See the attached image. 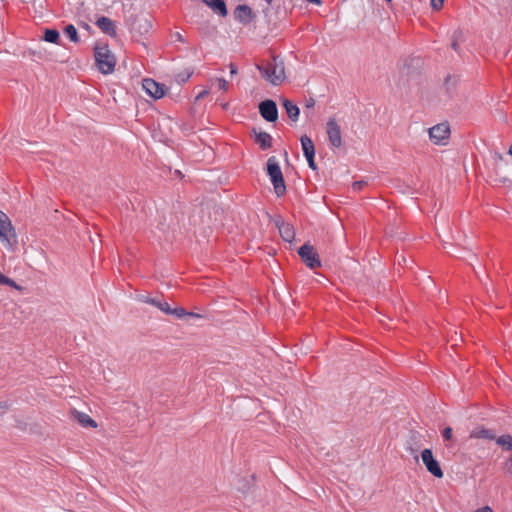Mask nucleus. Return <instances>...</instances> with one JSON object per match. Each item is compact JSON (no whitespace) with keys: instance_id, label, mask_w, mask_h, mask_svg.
<instances>
[{"instance_id":"nucleus-16","label":"nucleus","mask_w":512,"mask_h":512,"mask_svg":"<svg viewBox=\"0 0 512 512\" xmlns=\"http://www.w3.org/2000/svg\"><path fill=\"white\" fill-rule=\"evenodd\" d=\"M470 438L494 440L496 439V433L494 430L485 428L484 426H477L471 431Z\"/></svg>"},{"instance_id":"nucleus-20","label":"nucleus","mask_w":512,"mask_h":512,"mask_svg":"<svg viewBox=\"0 0 512 512\" xmlns=\"http://www.w3.org/2000/svg\"><path fill=\"white\" fill-rule=\"evenodd\" d=\"M300 142H301L302 151H303V154L305 157H307L309 155H315V146H314L312 139L309 136H307V135L301 136Z\"/></svg>"},{"instance_id":"nucleus-32","label":"nucleus","mask_w":512,"mask_h":512,"mask_svg":"<svg viewBox=\"0 0 512 512\" xmlns=\"http://www.w3.org/2000/svg\"><path fill=\"white\" fill-rule=\"evenodd\" d=\"M219 89L226 91L228 89V82L224 78H219L218 80Z\"/></svg>"},{"instance_id":"nucleus-11","label":"nucleus","mask_w":512,"mask_h":512,"mask_svg":"<svg viewBox=\"0 0 512 512\" xmlns=\"http://www.w3.org/2000/svg\"><path fill=\"white\" fill-rule=\"evenodd\" d=\"M251 133L254 135L255 143L259 145L261 150L265 151L272 147L273 138L269 133L258 131L256 128H252Z\"/></svg>"},{"instance_id":"nucleus-43","label":"nucleus","mask_w":512,"mask_h":512,"mask_svg":"<svg viewBox=\"0 0 512 512\" xmlns=\"http://www.w3.org/2000/svg\"><path fill=\"white\" fill-rule=\"evenodd\" d=\"M268 3H270L272 0H266Z\"/></svg>"},{"instance_id":"nucleus-24","label":"nucleus","mask_w":512,"mask_h":512,"mask_svg":"<svg viewBox=\"0 0 512 512\" xmlns=\"http://www.w3.org/2000/svg\"><path fill=\"white\" fill-rule=\"evenodd\" d=\"M63 32L72 42L77 43L79 41L77 29L73 24L66 25Z\"/></svg>"},{"instance_id":"nucleus-25","label":"nucleus","mask_w":512,"mask_h":512,"mask_svg":"<svg viewBox=\"0 0 512 512\" xmlns=\"http://www.w3.org/2000/svg\"><path fill=\"white\" fill-rule=\"evenodd\" d=\"M0 285H7L13 287L15 289H20L21 287L11 278L5 276L0 272Z\"/></svg>"},{"instance_id":"nucleus-10","label":"nucleus","mask_w":512,"mask_h":512,"mask_svg":"<svg viewBox=\"0 0 512 512\" xmlns=\"http://www.w3.org/2000/svg\"><path fill=\"white\" fill-rule=\"evenodd\" d=\"M142 87L144 91L154 99H160L165 95V86L151 78L144 79Z\"/></svg>"},{"instance_id":"nucleus-37","label":"nucleus","mask_w":512,"mask_h":512,"mask_svg":"<svg viewBox=\"0 0 512 512\" xmlns=\"http://www.w3.org/2000/svg\"><path fill=\"white\" fill-rule=\"evenodd\" d=\"M187 316L191 317V318H197V319L202 318V315L195 313V312H187Z\"/></svg>"},{"instance_id":"nucleus-39","label":"nucleus","mask_w":512,"mask_h":512,"mask_svg":"<svg viewBox=\"0 0 512 512\" xmlns=\"http://www.w3.org/2000/svg\"><path fill=\"white\" fill-rule=\"evenodd\" d=\"M309 3L315 4V5H321V0H307Z\"/></svg>"},{"instance_id":"nucleus-5","label":"nucleus","mask_w":512,"mask_h":512,"mask_svg":"<svg viewBox=\"0 0 512 512\" xmlns=\"http://www.w3.org/2000/svg\"><path fill=\"white\" fill-rule=\"evenodd\" d=\"M298 255L300 256L301 260L305 263V265L311 269H315L321 266V261L317 251L309 243L303 244L298 249Z\"/></svg>"},{"instance_id":"nucleus-8","label":"nucleus","mask_w":512,"mask_h":512,"mask_svg":"<svg viewBox=\"0 0 512 512\" xmlns=\"http://www.w3.org/2000/svg\"><path fill=\"white\" fill-rule=\"evenodd\" d=\"M429 137L436 145L445 144V140L449 138L450 127L447 122L439 123L431 127L429 130Z\"/></svg>"},{"instance_id":"nucleus-27","label":"nucleus","mask_w":512,"mask_h":512,"mask_svg":"<svg viewBox=\"0 0 512 512\" xmlns=\"http://www.w3.org/2000/svg\"><path fill=\"white\" fill-rule=\"evenodd\" d=\"M457 81H458L457 78L453 77L451 75H448L445 78V86L449 93H451L452 90L456 87Z\"/></svg>"},{"instance_id":"nucleus-7","label":"nucleus","mask_w":512,"mask_h":512,"mask_svg":"<svg viewBox=\"0 0 512 512\" xmlns=\"http://www.w3.org/2000/svg\"><path fill=\"white\" fill-rule=\"evenodd\" d=\"M326 133L332 148H340L342 146L341 128L334 118H330L327 121Z\"/></svg>"},{"instance_id":"nucleus-29","label":"nucleus","mask_w":512,"mask_h":512,"mask_svg":"<svg viewBox=\"0 0 512 512\" xmlns=\"http://www.w3.org/2000/svg\"><path fill=\"white\" fill-rule=\"evenodd\" d=\"M453 430L451 427H445L442 431V436L445 440L449 441L452 439Z\"/></svg>"},{"instance_id":"nucleus-40","label":"nucleus","mask_w":512,"mask_h":512,"mask_svg":"<svg viewBox=\"0 0 512 512\" xmlns=\"http://www.w3.org/2000/svg\"><path fill=\"white\" fill-rule=\"evenodd\" d=\"M7 408H8L7 402H0V409H7Z\"/></svg>"},{"instance_id":"nucleus-28","label":"nucleus","mask_w":512,"mask_h":512,"mask_svg":"<svg viewBox=\"0 0 512 512\" xmlns=\"http://www.w3.org/2000/svg\"><path fill=\"white\" fill-rule=\"evenodd\" d=\"M503 470L506 474L512 477V454L507 458L503 464Z\"/></svg>"},{"instance_id":"nucleus-18","label":"nucleus","mask_w":512,"mask_h":512,"mask_svg":"<svg viewBox=\"0 0 512 512\" xmlns=\"http://www.w3.org/2000/svg\"><path fill=\"white\" fill-rule=\"evenodd\" d=\"M138 300L140 302L150 304V305L157 307L159 310H161L165 314H166V312H169V304L166 301H162L159 298H154V297H150L147 295H140V296H138Z\"/></svg>"},{"instance_id":"nucleus-9","label":"nucleus","mask_w":512,"mask_h":512,"mask_svg":"<svg viewBox=\"0 0 512 512\" xmlns=\"http://www.w3.org/2000/svg\"><path fill=\"white\" fill-rule=\"evenodd\" d=\"M259 113L268 122H275L278 119V108L275 101L266 99L259 104Z\"/></svg>"},{"instance_id":"nucleus-4","label":"nucleus","mask_w":512,"mask_h":512,"mask_svg":"<svg viewBox=\"0 0 512 512\" xmlns=\"http://www.w3.org/2000/svg\"><path fill=\"white\" fill-rule=\"evenodd\" d=\"M0 241L9 247L17 242V235L8 216L0 211Z\"/></svg>"},{"instance_id":"nucleus-1","label":"nucleus","mask_w":512,"mask_h":512,"mask_svg":"<svg viewBox=\"0 0 512 512\" xmlns=\"http://www.w3.org/2000/svg\"><path fill=\"white\" fill-rule=\"evenodd\" d=\"M262 78L273 86L281 85L285 79V65L282 58L273 55L265 64H256Z\"/></svg>"},{"instance_id":"nucleus-15","label":"nucleus","mask_w":512,"mask_h":512,"mask_svg":"<svg viewBox=\"0 0 512 512\" xmlns=\"http://www.w3.org/2000/svg\"><path fill=\"white\" fill-rule=\"evenodd\" d=\"M282 239L286 242H292L295 238V231L292 225L285 223L282 219L275 221Z\"/></svg>"},{"instance_id":"nucleus-38","label":"nucleus","mask_w":512,"mask_h":512,"mask_svg":"<svg viewBox=\"0 0 512 512\" xmlns=\"http://www.w3.org/2000/svg\"><path fill=\"white\" fill-rule=\"evenodd\" d=\"M474 512H493V511H492V509L489 506H485V507L477 509Z\"/></svg>"},{"instance_id":"nucleus-19","label":"nucleus","mask_w":512,"mask_h":512,"mask_svg":"<svg viewBox=\"0 0 512 512\" xmlns=\"http://www.w3.org/2000/svg\"><path fill=\"white\" fill-rule=\"evenodd\" d=\"M282 104L291 121L296 122L299 119L300 115V110L298 106L288 99H284L282 101Z\"/></svg>"},{"instance_id":"nucleus-34","label":"nucleus","mask_w":512,"mask_h":512,"mask_svg":"<svg viewBox=\"0 0 512 512\" xmlns=\"http://www.w3.org/2000/svg\"><path fill=\"white\" fill-rule=\"evenodd\" d=\"M229 69H230V74H231V75H235V74H237V67H236V65H235V64L230 63V64H229Z\"/></svg>"},{"instance_id":"nucleus-12","label":"nucleus","mask_w":512,"mask_h":512,"mask_svg":"<svg viewBox=\"0 0 512 512\" xmlns=\"http://www.w3.org/2000/svg\"><path fill=\"white\" fill-rule=\"evenodd\" d=\"M96 26L106 35L110 37H116L117 31L115 22L109 17L101 16L96 20Z\"/></svg>"},{"instance_id":"nucleus-22","label":"nucleus","mask_w":512,"mask_h":512,"mask_svg":"<svg viewBox=\"0 0 512 512\" xmlns=\"http://www.w3.org/2000/svg\"><path fill=\"white\" fill-rule=\"evenodd\" d=\"M496 444L502 447L505 451H512V436L510 434H503L494 439Z\"/></svg>"},{"instance_id":"nucleus-33","label":"nucleus","mask_w":512,"mask_h":512,"mask_svg":"<svg viewBox=\"0 0 512 512\" xmlns=\"http://www.w3.org/2000/svg\"><path fill=\"white\" fill-rule=\"evenodd\" d=\"M364 185V182L363 181H356L354 182L353 184V189L354 190H360L362 188V186Z\"/></svg>"},{"instance_id":"nucleus-17","label":"nucleus","mask_w":512,"mask_h":512,"mask_svg":"<svg viewBox=\"0 0 512 512\" xmlns=\"http://www.w3.org/2000/svg\"><path fill=\"white\" fill-rule=\"evenodd\" d=\"M206 4L212 11L222 17H226L228 14L227 6L224 0H201Z\"/></svg>"},{"instance_id":"nucleus-23","label":"nucleus","mask_w":512,"mask_h":512,"mask_svg":"<svg viewBox=\"0 0 512 512\" xmlns=\"http://www.w3.org/2000/svg\"><path fill=\"white\" fill-rule=\"evenodd\" d=\"M44 40L49 43L59 44L60 34H59L58 30L46 29L44 32Z\"/></svg>"},{"instance_id":"nucleus-2","label":"nucleus","mask_w":512,"mask_h":512,"mask_svg":"<svg viewBox=\"0 0 512 512\" xmlns=\"http://www.w3.org/2000/svg\"><path fill=\"white\" fill-rule=\"evenodd\" d=\"M94 58L99 71L108 75L114 72L116 59L107 44L95 46Z\"/></svg>"},{"instance_id":"nucleus-21","label":"nucleus","mask_w":512,"mask_h":512,"mask_svg":"<svg viewBox=\"0 0 512 512\" xmlns=\"http://www.w3.org/2000/svg\"><path fill=\"white\" fill-rule=\"evenodd\" d=\"M75 417L78 420V422L84 427H91V428L97 427L96 421L93 420L88 414H86L84 412H76Z\"/></svg>"},{"instance_id":"nucleus-42","label":"nucleus","mask_w":512,"mask_h":512,"mask_svg":"<svg viewBox=\"0 0 512 512\" xmlns=\"http://www.w3.org/2000/svg\"><path fill=\"white\" fill-rule=\"evenodd\" d=\"M509 154L512 156V145L509 148Z\"/></svg>"},{"instance_id":"nucleus-41","label":"nucleus","mask_w":512,"mask_h":512,"mask_svg":"<svg viewBox=\"0 0 512 512\" xmlns=\"http://www.w3.org/2000/svg\"><path fill=\"white\" fill-rule=\"evenodd\" d=\"M452 48H453L454 50H457V48H458V44H457V42H453V43H452Z\"/></svg>"},{"instance_id":"nucleus-30","label":"nucleus","mask_w":512,"mask_h":512,"mask_svg":"<svg viewBox=\"0 0 512 512\" xmlns=\"http://www.w3.org/2000/svg\"><path fill=\"white\" fill-rule=\"evenodd\" d=\"M314 157H315V155H309V156H307L305 158H306V160L308 162L309 168L312 169V170H317V165L315 163Z\"/></svg>"},{"instance_id":"nucleus-3","label":"nucleus","mask_w":512,"mask_h":512,"mask_svg":"<svg viewBox=\"0 0 512 512\" xmlns=\"http://www.w3.org/2000/svg\"><path fill=\"white\" fill-rule=\"evenodd\" d=\"M267 175L270 178L277 197L283 196L286 193V185L280 165L275 156H271L267 160Z\"/></svg>"},{"instance_id":"nucleus-35","label":"nucleus","mask_w":512,"mask_h":512,"mask_svg":"<svg viewBox=\"0 0 512 512\" xmlns=\"http://www.w3.org/2000/svg\"><path fill=\"white\" fill-rule=\"evenodd\" d=\"M315 106V100L313 98H309L306 100V107L313 108Z\"/></svg>"},{"instance_id":"nucleus-36","label":"nucleus","mask_w":512,"mask_h":512,"mask_svg":"<svg viewBox=\"0 0 512 512\" xmlns=\"http://www.w3.org/2000/svg\"><path fill=\"white\" fill-rule=\"evenodd\" d=\"M174 37H175V39H176L177 41H179V42H182V43H184V42H185L184 37H183V36H182V34H181V33H179V32L175 33Z\"/></svg>"},{"instance_id":"nucleus-31","label":"nucleus","mask_w":512,"mask_h":512,"mask_svg":"<svg viewBox=\"0 0 512 512\" xmlns=\"http://www.w3.org/2000/svg\"><path fill=\"white\" fill-rule=\"evenodd\" d=\"M444 0H431V7L434 10H440L443 7Z\"/></svg>"},{"instance_id":"nucleus-13","label":"nucleus","mask_w":512,"mask_h":512,"mask_svg":"<svg viewBox=\"0 0 512 512\" xmlns=\"http://www.w3.org/2000/svg\"><path fill=\"white\" fill-rule=\"evenodd\" d=\"M152 28V22L147 17H136L131 25V31L139 35L147 34Z\"/></svg>"},{"instance_id":"nucleus-6","label":"nucleus","mask_w":512,"mask_h":512,"mask_svg":"<svg viewBox=\"0 0 512 512\" xmlns=\"http://www.w3.org/2000/svg\"><path fill=\"white\" fill-rule=\"evenodd\" d=\"M421 459L429 473H431L436 478L443 477V471L440 467L439 462L434 458L431 449L425 448L421 452Z\"/></svg>"},{"instance_id":"nucleus-26","label":"nucleus","mask_w":512,"mask_h":512,"mask_svg":"<svg viewBox=\"0 0 512 512\" xmlns=\"http://www.w3.org/2000/svg\"><path fill=\"white\" fill-rule=\"evenodd\" d=\"M166 314L167 315H174L178 319H181V318L187 316V311L184 308H182V307L172 309L169 306V312H166Z\"/></svg>"},{"instance_id":"nucleus-14","label":"nucleus","mask_w":512,"mask_h":512,"mask_svg":"<svg viewBox=\"0 0 512 512\" xmlns=\"http://www.w3.org/2000/svg\"><path fill=\"white\" fill-rule=\"evenodd\" d=\"M234 16L236 20L245 25L250 23L254 17L252 9L245 4L236 7Z\"/></svg>"}]
</instances>
